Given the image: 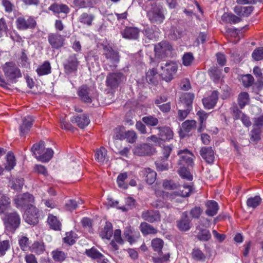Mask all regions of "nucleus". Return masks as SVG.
I'll return each instance as SVG.
<instances>
[{
	"label": "nucleus",
	"mask_w": 263,
	"mask_h": 263,
	"mask_svg": "<svg viewBox=\"0 0 263 263\" xmlns=\"http://www.w3.org/2000/svg\"><path fill=\"white\" fill-rule=\"evenodd\" d=\"M33 119L31 116H27L23 119V123L20 126L21 136H25L31 127Z\"/></svg>",
	"instance_id": "5701e85b"
},
{
	"label": "nucleus",
	"mask_w": 263,
	"mask_h": 263,
	"mask_svg": "<svg viewBox=\"0 0 263 263\" xmlns=\"http://www.w3.org/2000/svg\"><path fill=\"white\" fill-rule=\"evenodd\" d=\"M14 201L17 208H23L31 206L32 205L31 203L34 201V198L32 195L26 193L16 196Z\"/></svg>",
	"instance_id": "6e6552de"
},
{
	"label": "nucleus",
	"mask_w": 263,
	"mask_h": 263,
	"mask_svg": "<svg viewBox=\"0 0 263 263\" xmlns=\"http://www.w3.org/2000/svg\"><path fill=\"white\" fill-rule=\"evenodd\" d=\"M261 202V198L258 196L249 198L247 201V205L249 207L255 208Z\"/></svg>",
	"instance_id": "6e6d98bb"
},
{
	"label": "nucleus",
	"mask_w": 263,
	"mask_h": 263,
	"mask_svg": "<svg viewBox=\"0 0 263 263\" xmlns=\"http://www.w3.org/2000/svg\"><path fill=\"white\" fill-rule=\"evenodd\" d=\"M70 121L73 123H77L81 128H85L90 123L89 117L85 114L73 116L71 118Z\"/></svg>",
	"instance_id": "6ab92c4d"
},
{
	"label": "nucleus",
	"mask_w": 263,
	"mask_h": 263,
	"mask_svg": "<svg viewBox=\"0 0 263 263\" xmlns=\"http://www.w3.org/2000/svg\"><path fill=\"white\" fill-rule=\"evenodd\" d=\"M49 10L52 11L54 14H60L63 13L67 14L69 12V9L65 5H58L54 3L49 7Z\"/></svg>",
	"instance_id": "c756f323"
},
{
	"label": "nucleus",
	"mask_w": 263,
	"mask_h": 263,
	"mask_svg": "<svg viewBox=\"0 0 263 263\" xmlns=\"http://www.w3.org/2000/svg\"><path fill=\"white\" fill-rule=\"evenodd\" d=\"M163 246V241L160 238H155L152 241V246L155 251L159 253Z\"/></svg>",
	"instance_id": "680f3d73"
},
{
	"label": "nucleus",
	"mask_w": 263,
	"mask_h": 263,
	"mask_svg": "<svg viewBox=\"0 0 263 263\" xmlns=\"http://www.w3.org/2000/svg\"><path fill=\"white\" fill-rule=\"evenodd\" d=\"M30 251L37 254H41L45 251V246L42 242H34L30 247Z\"/></svg>",
	"instance_id": "37998d69"
},
{
	"label": "nucleus",
	"mask_w": 263,
	"mask_h": 263,
	"mask_svg": "<svg viewBox=\"0 0 263 263\" xmlns=\"http://www.w3.org/2000/svg\"><path fill=\"white\" fill-rule=\"evenodd\" d=\"M52 255L53 259L55 261H63L66 257V255L64 252L58 250L53 251Z\"/></svg>",
	"instance_id": "3c124183"
},
{
	"label": "nucleus",
	"mask_w": 263,
	"mask_h": 263,
	"mask_svg": "<svg viewBox=\"0 0 263 263\" xmlns=\"http://www.w3.org/2000/svg\"><path fill=\"white\" fill-rule=\"evenodd\" d=\"M9 248L10 245L9 241L4 240L0 242V256H4Z\"/></svg>",
	"instance_id": "338daca9"
},
{
	"label": "nucleus",
	"mask_w": 263,
	"mask_h": 263,
	"mask_svg": "<svg viewBox=\"0 0 263 263\" xmlns=\"http://www.w3.org/2000/svg\"><path fill=\"white\" fill-rule=\"evenodd\" d=\"M145 176V180L148 184H152L156 180L157 174L150 168H145L142 171Z\"/></svg>",
	"instance_id": "cd10ccee"
},
{
	"label": "nucleus",
	"mask_w": 263,
	"mask_h": 263,
	"mask_svg": "<svg viewBox=\"0 0 263 263\" xmlns=\"http://www.w3.org/2000/svg\"><path fill=\"white\" fill-rule=\"evenodd\" d=\"M218 99V92L216 90L213 91L211 95L202 99V103L204 107L206 109H212L216 105Z\"/></svg>",
	"instance_id": "a211bd4d"
},
{
	"label": "nucleus",
	"mask_w": 263,
	"mask_h": 263,
	"mask_svg": "<svg viewBox=\"0 0 263 263\" xmlns=\"http://www.w3.org/2000/svg\"><path fill=\"white\" fill-rule=\"evenodd\" d=\"M144 31L145 36L149 40H156L159 37L160 32L157 29L154 30L152 27H147Z\"/></svg>",
	"instance_id": "c9c22d12"
},
{
	"label": "nucleus",
	"mask_w": 263,
	"mask_h": 263,
	"mask_svg": "<svg viewBox=\"0 0 263 263\" xmlns=\"http://www.w3.org/2000/svg\"><path fill=\"white\" fill-rule=\"evenodd\" d=\"M252 58L256 61L261 60L263 59V47L256 49L252 53Z\"/></svg>",
	"instance_id": "69168bd1"
},
{
	"label": "nucleus",
	"mask_w": 263,
	"mask_h": 263,
	"mask_svg": "<svg viewBox=\"0 0 263 263\" xmlns=\"http://www.w3.org/2000/svg\"><path fill=\"white\" fill-rule=\"evenodd\" d=\"M172 50V45L166 41H162L154 47L155 54L159 58L170 55Z\"/></svg>",
	"instance_id": "0eeeda50"
},
{
	"label": "nucleus",
	"mask_w": 263,
	"mask_h": 263,
	"mask_svg": "<svg viewBox=\"0 0 263 263\" xmlns=\"http://www.w3.org/2000/svg\"><path fill=\"white\" fill-rule=\"evenodd\" d=\"M250 97L248 92H242L238 96V104L241 108H243L246 105L249 104Z\"/></svg>",
	"instance_id": "72a5a7b5"
},
{
	"label": "nucleus",
	"mask_w": 263,
	"mask_h": 263,
	"mask_svg": "<svg viewBox=\"0 0 263 263\" xmlns=\"http://www.w3.org/2000/svg\"><path fill=\"white\" fill-rule=\"evenodd\" d=\"M45 149V143L44 141H41L39 143L33 144L31 148V151L33 155L36 158L39 155H42Z\"/></svg>",
	"instance_id": "473e14b6"
},
{
	"label": "nucleus",
	"mask_w": 263,
	"mask_h": 263,
	"mask_svg": "<svg viewBox=\"0 0 263 263\" xmlns=\"http://www.w3.org/2000/svg\"><path fill=\"white\" fill-rule=\"evenodd\" d=\"M147 16L152 23L160 24L165 19V11L162 5L154 3L147 11Z\"/></svg>",
	"instance_id": "f257e3e1"
},
{
	"label": "nucleus",
	"mask_w": 263,
	"mask_h": 263,
	"mask_svg": "<svg viewBox=\"0 0 263 263\" xmlns=\"http://www.w3.org/2000/svg\"><path fill=\"white\" fill-rule=\"evenodd\" d=\"M235 12L239 15L247 16L251 14L253 11V8L249 7H236Z\"/></svg>",
	"instance_id": "c03bdc74"
},
{
	"label": "nucleus",
	"mask_w": 263,
	"mask_h": 263,
	"mask_svg": "<svg viewBox=\"0 0 263 263\" xmlns=\"http://www.w3.org/2000/svg\"><path fill=\"white\" fill-rule=\"evenodd\" d=\"M107 150L103 147L96 151L95 154V160L101 164L106 163L108 161L107 156Z\"/></svg>",
	"instance_id": "a878e982"
},
{
	"label": "nucleus",
	"mask_w": 263,
	"mask_h": 263,
	"mask_svg": "<svg viewBox=\"0 0 263 263\" xmlns=\"http://www.w3.org/2000/svg\"><path fill=\"white\" fill-rule=\"evenodd\" d=\"M193 187L191 183L189 184H184L182 186H179V190L178 192H171L167 194V198L172 200L175 198L176 197L180 196L183 197H188L191 194L193 193Z\"/></svg>",
	"instance_id": "1a4fd4ad"
},
{
	"label": "nucleus",
	"mask_w": 263,
	"mask_h": 263,
	"mask_svg": "<svg viewBox=\"0 0 263 263\" xmlns=\"http://www.w3.org/2000/svg\"><path fill=\"white\" fill-rule=\"evenodd\" d=\"M254 79L251 74L244 75L241 78V82L245 87H249L254 83Z\"/></svg>",
	"instance_id": "13d9d810"
},
{
	"label": "nucleus",
	"mask_w": 263,
	"mask_h": 263,
	"mask_svg": "<svg viewBox=\"0 0 263 263\" xmlns=\"http://www.w3.org/2000/svg\"><path fill=\"white\" fill-rule=\"evenodd\" d=\"M94 19V15L92 14H88L86 12H84L81 14L79 17V21L80 23L88 26H90L92 25V23Z\"/></svg>",
	"instance_id": "2f4dec72"
},
{
	"label": "nucleus",
	"mask_w": 263,
	"mask_h": 263,
	"mask_svg": "<svg viewBox=\"0 0 263 263\" xmlns=\"http://www.w3.org/2000/svg\"><path fill=\"white\" fill-rule=\"evenodd\" d=\"M16 25L19 30H26L29 28H33L36 25L35 20L31 17L20 16L16 20Z\"/></svg>",
	"instance_id": "9d476101"
},
{
	"label": "nucleus",
	"mask_w": 263,
	"mask_h": 263,
	"mask_svg": "<svg viewBox=\"0 0 263 263\" xmlns=\"http://www.w3.org/2000/svg\"><path fill=\"white\" fill-rule=\"evenodd\" d=\"M178 173L179 175L183 178H185L189 180H191L192 179V176L191 175L190 173L187 170L186 167H182L178 171Z\"/></svg>",
	"instance_id": "0e129e2a"
},
{
	"label": "nucleus",
	"mask_w": 263,
	"mask_h": 263,
	"mask_svg": "<svg viewBox=\"0 0 263 263\" xmlns=\"http://www.w3.org/2000/svg\"><path fill=\"white\" fill-rule=\"evenodd\" d=\"M117 243L122 245L123 244L124 241L121 237V231L119 229H117L115 231L114 234V240Z\"/></svg>",
	"instance_id": "774afa93"
},
{
	"label": "nucleus",
	"mask_w": 263,
	"mask_h": 263,
	"mask_svg": "<svg viewBox=\"0 0 263 263\" xmlns=\"http://www.w3.org/2000/svg\"><path fill=\"white\" fill-rule=\"evenodd\" d=\"M15 165V160L14 155L11 153L7 155V164L5 168L8 171H10L13 168Z\"/></svg>",
	"instance_id": "de8ad7c7"
},
{
	"label": "nucleus",
	"mask_w": 263,
	"mask_h": 263,
	"mask_svg": "<svg viewBox=\"0 0 263 263\" xmlns=\"http://www.w3.org/2000/svg\"><path fill=\"white\" fill-rule=\"evenodd\" d=\"M194 60L193 53L191 52L185 53L182 57V64L185 66H190Z\"/></svg>",
	"instance_id": "bf43d9fd"
},
{
	"label": "nucleus",
	"mask_w": 263,
	"mask_h": 263,
	"mask_svg": "<svg viewBox=\"0 0 263 263\" xmlns=\"http://www.w3.org/2000/svg\"><path fill=\"white\" fill-rule=\"evenodd\" d=\"M159 136L162 140H169L173 137V132L171 129L168 127H159Z\"/></svg>",
	"instance_id": "c85d7f7f"
},
{
	"label": "nucleus",
	"mask_w": 263,
	"mask_h": 263,
	"mask_svg": "<svg viewBox=\"0 0 263 263\" xmlns=\"http://www.w3.org/2000/svg\"><path fill=\"white\" fill-rule=\"evenodd\" d=\"M206 210L205 213L209 216H214L218 211L219 206L218 203L214 200H209L205 204Z\"/></svg>",
	"instance_id": "bb28decb"
},
{
	"label": "nucleus",
	"mask_w": 263,
	"mask_h": 263,
	"mask_svg": "<svg viewBox=\"0 0 263 263\" xmlns=\"http://www.w3.org/2000/svg\"><path fill=\"white\" fill-rule=\"evenodd\" d=\"M48 223L51 228L55 230H60L61 227V222L56 216L49 214L48 218Z\"/></svg>",
	"instance_id": "f704fd0d"
},
{
	"label": "nucleus",
	"mask_w": 263,
	"mask_h": 263,
	"mask_svg": "<svg viewBox=\"0 0 263 263\" xmlns=\"http://www.w3.org/2000/svg\"><path fill=\"white\" fill-rule=\"evenodd\" d=\"M192 258L197 261H203L205 260V256L199 249L195 248L193 250L192 253Z\"/></svg>",
	"instance_id": "09e8293b"
},
{
	"label": "nucleus",
	"mask_w": 263,
	"mask_h": 263,
	"mask_svg": "<svg viewBox=\"0 0 263 263\" xmlns=\"http://www.w3.org/2000/svg\"><path fill=\"white\" fill-rule=\"evenodd\" d=\"M163 72L162 77L166 82H170L173 79V76L177 70V66L176 63L172 62L162 63L161 65Z\"/></svg>",
	"instance_id": "20e7f679"
},
{
	"label": "nucleus",
	"mask_w": 263,
	"mask_h": 263,
	"mask_svg": "<svg viewBox=\"0 0 263 263\" xmlns=\"http://www.w3.org/2000/svg\"><path fill=\"white\" fill-rule=\"evenodd\" d=\"M178 155L180 156V159L178 161L179 165H192L194 156L190 151L187 149L180 150L178 152Z\"/></svg>",
	"instance_id": "9b49d317"
},
{
	"label": "nucleus",
	"mask_w": 263,
	"mask_h": 263,
	"mask_svg": "<svg viewBox=\"0 0 263 263\" xmlns=\"http://www.w3.org/2000/svg\"><path fill=\"white\" fill-rule=\"evenodd\" d=\"M124 77L121 73H110L106 79L107 85L111 88L118 86L120 83L124 81Z\"/></svg>",
	"instance_id": "ddd939ff"
},
{
	"label": "nucleus",
	"mask_w": 263,
	"mask_h": 263,
	"mask_svg": "<svg viewBox=\"0 0 263 263\" xmlns=\"http://www.w3.org/2000/svg\"><path fill=\"white\" fill-rule=\"evenodd\" d=\"M190 223L191 220L186 212H183L181 218L177 221L178 228L182 231H188L191 228Z\"/></svg>",
	"instance_id": "dca6fc26"
},
{
	"label": "nucleus",
	"mask_w": 263,
	"mask_h": 263,
	"mask_svg": "<svg viewBox=\"0 0 263 263\" xmlns=\"http://www.w3.org/2000/svg\"><path fill=\"white\" fill-rule=\"evenodd\" d=\"M154 147L147 144H142L137 146L134 150V153L138 156H151L155 154Z\"/></svg>",
	"instance_id": "4468645a"
},
{
	"label": "nucleus",
	"mask_w": 263,
	"mask_h": 263,
	"mask_svg": "<svg viewBox=\"0 0 263 263\" xmlns=\"http://www.w3.org/2000/svg\"><path fill=\"white\" fill-rule=\"evenodd\" d=\"M112 235V226L111 223L106 222V224L100 232V235L103 239H109Z\"/></svg>",
	"instance_id": "7c9ffc66"
},
{
	"label": "nucleus",
	"mask_w": 263,
	"mask_h": 263,
	"mask_svg": "<svg viewBox=\"0 0 263 263\" xmlns=\"http://www.w3.org/2000/svg\"><path fill=\"white\" fill-rule=\"evenodd\" d=\"M124 139L129 143H133L136 142L137 136L134 130H128L124 133Z\"/></svg>",
	"instance_id": "603ef678"
},
{
	"label": "nucleus",
	"mask_w": 263,
	"mask_h": 263,
	"mask_svg": "<svg viewBox=\"0 0 263 263\" xmlns=\"http://www.w3.org/2000/svg\"><path fill=\"white\" fill-rule=\"evenodd\" d=\"M194 98V95L192 93L186 92L184 93L180 98L181 102L179 103V106L187 108L192 109V103Z\"/></svg>",
	"instance_id": "b1692460"
},
{
	"label": "nucleus",
	"mask_w": 263,
	"mask_h": 263,
	"mask_svg": "<svg viewBox=\"0 0 263 263\" xmlns=\"http://www.w3.org/2000/svg\"><path fill=\"white\" fill-rule=\"evenodd\" d=\"M92 90L86 86H82L79 91V96L81 100L86 103H91L93 99L92 96Z\"/></svg>",
	"instance_id": "f3484780"
},
{
	"label": "nucleus",
	"mask_w": 263,
	"mask_h": 263,
	"mask_svg": "<svg viewBox=\"0 0 263 263\" xmlns=\"http://www.w3.org/2000/svg\"><path fill=\"white\" fill-rule=\"evenodd\" d=\"M142 218L145 221L153 223L160 221L161 217L160 213L156 210H146L142 212Z\"/></svg>",
	"instance_id": "2eb2a0df"
},
{
	"label": "nucleus",
	"mask_w": 263,
	"mask_h": 263,
	"mask_svg": "<svg viewBox=\"0 0 263 263\" xmlns=\"http://www.w3.org/2000/svg\"><path fill=\"white\" fill-rule=\"evenodd\" d=\"M209 73L215 82L219 81L221 77V70L216 66L211 67L209 70Z\"/></svg>",
	"instance_id": "a19ab883"
},
{
	"label": "nucleus",
	"mask_w": 263,
	"mask_h": 263,
	"mask_svg": "<svg viewBox=\"0 0 263 263\" xmlns=\"http://www.w3.org/2000/svg\"><path fill=\"white\" fill-rule=\"evenodd\" d=\"M85 253L88 256L93 259H101L104 257V255L94 247L90 249L86 250Z\"/></svg>",
	"instance_id": "79ce46f5"
},
{
	"label": "nucleus",
	"mask_w": 263,
	"mask_h": 263,
	"mask_svg": "<svg viewBox=\"0 0 263 263\" xmlns=\"http://www.w3.org/2000/svg\"><path fill=\"white\" fill-rule=\"evenodd\" d=\"M200 154L205 161L209 163H213L214 160V152L211 147H203L200 151Z\"/></svg>",
	"instance_id": "aec40b11"
},
{
	"label": "nucleus",
	"mask_w": 263,
	"mask_h": 263,
	"mask_svg": "<svg viewBox=\"0 0 263 263\" xmlns=\"http://www.w3.org/2000/svg\"><path fill=\"white\" fill-rule=\"evenodd\" d=\"M142 121L147 125L154 126L158 124L157 118L152 116H148L142 118Z\"/></svg>",
	"instance_id": "864d4df0"
},
{
	"label": "nucleus",
	"mask_w": 263,
	"mask_h": 263,
	"mask_svg": "<svg viewBox=\"0 0 263 263\" xmlns=\"http://www.w3.org/2000/svg\"><path fill=\"white\" fill-rule=\"evenodd\" d=\"M197 237L200 240L208 241L211 238V235L208 230L202 229L197 235Z\"/></svg>",
	"instance_id": "4d7b16f0"
},
{
	"label": "nucleus",
	"mask_w": 263,
	"mask_h": 263,
	"mask_svg": "<svg viewBox=\"0 0 263 263\" xmlns=\"http://www.w3.org/2000/svg\"><path fill=\"white\" fill-rule=\"evenodd\" d=\"M39 76L46 75L51 72V66L48 61H45L36 70Z\"/></svg>",
	"instance_id": "e433bc0d"
},
{
	"label": "nucleus",
	"mask_w": 263,
	"mask_h": 263,
	"mask_svg": "<svg viewBox=\"0 0 263 263\" xmlns=\"http://www.w3.org/2000/svg\"><path fill=\"white\" fill-rule=\"evenodd\" d=\"M124 236L130 244H132L136 242L137 239L139 238V233H137L134 235L133 234L132 231L129 228H127L124 232Z\"/></svg>",
	"instance_id": "58836bf2"
},
{
	"label": "nucleus",
	"mask_w": 263,
	"mask_h": 263,
	"mask_svg": "<svg viewBox=\"0 0 263 263\" xmlns=\"http://www.w3.org/2000/svg\"><path fill=\"white\" fill-rule=\"evenodd\" d=\"M53 155V150L51 148H48L46 149L44 153H43L42 155H38V156L36 157V159L42 162H47L51 159Z\"/></svg>",
	"instance_id": "4c0bfd02"
},
{
	"label": "nucleus",
	"mask_w": 263,
	"mask_h": 263,
	"mask_svg": "<svg viewBox=\"0 0 263 263\" xmlns=\"http://www.w3.org/2000/svg\"><path fill=\"white\" fill-rule=\"evenodd\" d=\"M79 63V62L76 54H73L70 55L68 57L66 63L64 64V69L65 72L67 74H70L76 72Z\"/></svg>",
	"instance_id": "f8f14e48"
},
{
	"label": "nucleus",
	"mask_w": 263,
	"mask_h": 263,
	"mask_svg": "<svg viewBox=\"0 0 263 263\" xmlns=\"http://www.w3.org/2000/svg\"><path fill=\"white\" fill-rule=\"evenodd\" d=\"M196 126V121L194 120H186L182 124V128L186 133H189Z\"/></svg>",
	"instance_id": "8fccbe9b"
},
{
	"label": "nucleus",
	"mask_w": 263,
	"mask_h": 263,
	"mask_svg": "<svg viewBox=\"0 0 263 263\" xmlns=\"http://www.w3.org/2000/svg\"><path fill=\"white\" fill-rule=\"evenodd\" d=\"M140 228L141 231L144 235L156 234L157 232V230L156 229L146 222L141 223Z\"/></svg>",
	"instance_id": "ea45409f"
},
{
	"label": "nucleus",
	"mask_w": 263,
	"mask_h": 263,
	"mask_svg": "<svg viewBox=\"0 0 263 263\" xmlns=\"http://www.w3.org/2000/svg\"><path fill=\"white\" fill-rule=\"evenodd\" d=\"M10 199L0 193V214H6L10 208Z\"/></svg>",
	"instance_id": "393cba45"
},
{
	"label": "nucleus",
	"mask_w": 263,
	"mask_h": 263,
	"mask_svg": "<svg viewBox=\"0 0 263 263\" xmlns=\"http://www.w3.org/2000/svg\"><path fill=\"white\" fill-rule=\"evenodd\" d=\"M123 37L129 40H136L139 35V30L136 27H126L122 32Z\"/></svg>",
	"instance_id": "412c9836"
},
{
	"label": "nucleus",
	"mask_w": 263,
	"mask_h": 263,
	"mask_svg": "<svg viewBox=\"0 0 263 263\" xmlns=\"http://www.w3.org/2000/svg\"><path fill=\"white\" fill-rule=\"evenodd\" d=\"M104 54L107 59V63L110 68V70H114L117 67V64L119 61V55L117 51H114L111 47L104 48Z\"/></svg>",
	"instance_id": "39448f33"
},
{
	"label": "nucleus",
	"mask_w": 263,
	"mask_h": 263,
	"mask_svg": "<svg viewBox=\"0 0 263 263\" xmlns=\"http://www.w3.org/2000/svg\"><path fill=\"white\" fill-rule=\"evenodd\" d=\"M222 19L232 24H236L240 21V18L234 14L224 13L222 16Z\"/></svg>",
	"instance_id": "5fc2aeb1"
},
{
	"label": "nucleus",
	"mask_w": 263,
	"mask_h": 263,
	"mask_svg": "<svg viewBox=\"0 0 263 263\" xmlns=\"http://www.w3.org/2000/svg\"><path fill=\"white\" fill-rule=\"evenodd\" d=\"M261 128L253 125V129L250 132V138L252 141H258L260 139Z\"/></svg>",
	"instance_id": "49530a36"
},
{
	"label": "nucleus",
	"mask_w": 263,
	"mask_h": 263,
	"mask_svg": "<svg viewBox=\"0 0 263 263\" xmlns=\"http://www.w3.org/2000/svg\"><path fill=\"white\" fill-rule=\"evenodd\" d=\"M74 5L81 8L92 7L95 4L93 0H74Z\"/></svg>",
	"instance_id": "a18cd8bd"
},
{
	"label": "nucleus",
	"mask_w": 263,
	"mask_h": 263,
	"mask_svg": "<svg viewBox=\"0 0 263 263\" xmlns=\"http://www.w3.org/2000/svg\"><path fill=\"white\" fill-rule=\"evenodd\" d=\"M24 185V180L23 178L16 179L12 182L11 188L16 191H20Z\"/></svg>",
	"instance_id": "e2e57ef3"
},
{
	"label": "nucleus",
	"mask_w": 263,
	"mask_h": 263,
	"mask_svg": "<svg viewBox=\"0 0 263 263\" xmlns=\"http://www.w3.org/2000/svg\"><path fill=\"white\" fill-rule=\"evenodd\" d=\"M48 40L53 48L58 49L63 45L64 39L61 35L50 34L48 35Z\"/></svg>",
	"instance_id": "4be33fe9"
},
{
	"label": "nucleus",
	"mask_w": 263,
	"mask_h": 263,
	"mask_svg": "<svg viewBox=\"0 0 263 263\" xmlns=\"http://www.w3.org/2000/svg\"><path fill=\"white\" fill-rule=\"evenodd\" d=\"M127 175L126 173L120 174L117 179L118 186L124 189L127 188V185L124 183L125 180L127 178Z\"/></svg>",
	"instance_id": "052dcab7"
},
{
	"label": "nucleus",
	"mask_w": 263,
	"mask_h": 263,
	"mask_svg": "<svg viewBox=\"0 0 263 263\" xmlns=\"http://www.w3.org/2000/svg\"><path fill=\"white\" fill-rule=\"evenodd\" d=\"M4 221L7 229L14 232L18 228L21 223V218L19 215L15 212L6 215Z\"/></svg>",
	"instance_id": "7ed1b4c3"
},
{
	"label": "nucleus",
	"mask_w": 263,
	"mask_h": 263,
	"mask_svg": "<svg viewBox=\"0 0 263 263\" xmlns=\"http://www.w3.org/2000/svg\"><path fill=\"white\" fill-rule=\"evenodd\" d=\"M3 70L6 78L12 82L22 77L20 70L12 62L6 63L3 67Z\"/></svg>",
	"instance_id": "f03ea898"
},
{
	"label": "nucleus",
	"mask_w": 263,
	"mask_h": 263,
	"mask_svg": "<svg viewBox=\"0 0 263 263\" xmlns=\"http://www.w3.org/2000/svg\"><path fill=\"white\" fill-rule=\"evenodd\" d=\"M39 216V210L34 206L31 205L26 210L24 219L28 224L34 225L38 223Z\"/></svg>",
	"instance_id": "423d86ee"
}]
</instances>
